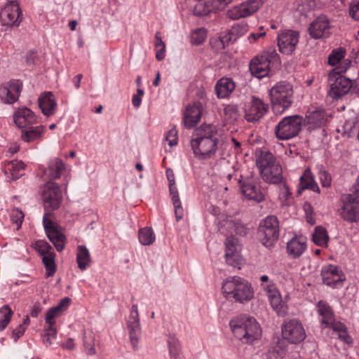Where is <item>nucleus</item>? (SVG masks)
I'll return each instance as SVG.
<instances>
[{"mask_svg": "<svg viewBox=\"0 0 359 359\" xmlns=\"http://www.w3.org/2000/svg\"><path fill=\"white\" fill-rule=\"evenodd\" d=\"M222 290L226 299H233L240 303L248 302L254 297L251 284L239 276L226 278L223 282Z\"/></svg>", "mask_w": 359, "mask_h": 359, "instance_id": "3", "label": "nucleus"}, {"mask_svg": "<svg viewBox=\"0 0 359 359\" xmlns=\"http://www.w3.org/2000/svg\"><path fill=\"white\" fill-rule=\"evenodd\" d=\"M265 0H247L229 8L226 13L228 18L237 20L255 13L264 4Z\"/></svg>", "mask_w": 359, "mask_h": 359, "instance_id": "8", "label": "nucleus"}, {"mask_svg": "<svg viewBox=\"0 0 359 359\" xmlns=\"http://www.w3.org/2000/svg\"><path fill=\"white\" fill-rule=\"evenodd\" d=\"M262 180L269 184H279L285 179L282 167L269 151H261L256 161Z\"/></svg>", "mask_w": 359, "mask_h": 359, "instance_id": "2", "label": "nucleus"}, {"mask_svg": "<svg viewBox=\"0 0 359 359\" xmlns=\"http://www.w3.org/2000/svg\"><path fill=\"white\" fill-rule=\"evenodd\" d=\"M207 36L206 31L203 28H199L194 31L191 34V42L193 44H201Z\"/></svg>", "mask_w": 359, "mask_h": 359, "instance_id": "50", "label": "nucleus"}, {"mask_svg": "<svg viewBox=\"0 0 359 359\" xmlns=\"http://www.w3.org/2000/svg\"><path fill=\"white\" fill-rule=\"evenodd\" d=\"M235 87L231 79L222 78L217 82L215 89L218 98H226L231 94Z\"/></svg>", "mask_w": 359, "mask_h": 359, "instance_id": "33", "label": "nucleus"}, {"mask_svg": "<svg viewBox=\"0 0 359 359\" xmlns=\"http://www.w3.org/2000/svg\"><path fill=\"white\" fill-rule=\"evenodd\" d=\"M317 313L319 316V321L322 329H332L333 333L346 343H351V337L347 333L346 326L341 322L337 321L332 308L330 304L323 300L317 304Z\"/></svg>", "mask_w": 359, "mask_h": 359, "instance_id": "4", "label": "nucleus"}, {"mask_svg": "<svg viewBox=\"0 0 359 359\" xmlns=\"http://www.w3.org/2000/svg\"><path fill=\"white\" fill-rule=\"evenodd\" d=\"M329 236L327 232L323 226H316L312 235V241L315 244L321 247L327 245Z\"/></svg>", "mask_w": 359, "mask_h": 359, "instance_id": "41", "label": "nucleus"}, {"mask_svg": "<svg viewBox=\"0 0 359 359\" xmlns=\"http://www.w3.org/2000/svg\"><path fill=\"white\" fill-rule=\"evenodd\" d=\"M257 235L260 242L266 247H270L278 240L279 236V222L276 217L270 215L259 223Z\"/></svg>", "mask_w": 359, "mask_h": 359, "instance_id": "7", "label": "nucleus"}, {"mask_svg": "<svg viewBox=\"0 0 359 359\" xmlns=\"http://www.w3.org/2000/svg\"><path fill=\"white\" fill-rule=\"evenodd\" d=\"M278 187V198L283 206L290 205L292 200V194L289 185L284 180Z\"/></svg>", "mask_w": 359, "mask_h": 359, "instance_id": "40", "label": "nucleus"}, {"mask_svg": "<svg viewBox=\"0 0 359 359\" xmlns=\"http://www.w3.org/2000/svg\"><path fill=\"white\" fill-rule=\"evenodd\" d=\"M306 122L313 127H320L327 121V115L325 110L322 109H316L308 111L306 116Z\"/></svg>", "mask_w": 359, "mask_h": 359, "instance_id": "36", "label": "nucleus"}, {"mask_svg": "<svg viewBox=\"0 0 359 359\" xmlns=\"http://www.w3.org/2000/svg\"><path fill=\"white\" fill-rule=\"evenodd\" d=\"M229 325L234 336L244 344H252L262 336L260 325L253 317L241 316L232 319Z\"/></svg>", "mask_w": 359, "mask_h": 359, "instance_id": "1", "label": "nucleus"}, {"mask_svg": "<svg viewBox=\"0 0 359 359\" xmlns=\"http://www.w3.org/2000/svg\"><path fill=\"white\" fill-rule=\"evenodd\" d=\"M303 118L299 115L283 118L276 126L275 134L280 140H287L296 137L302 130Z\"/></svg>", "mask_w": 359, "mask_h": 359, "instance_id": "6", "label": "nucleus"}, {"mask_svg": "<svg viewBox=\"0 0 359 359\" xmlns=\"http://www.w3.org/2000/svg\"><path fill=\"white\" fill-rule=\"evenodd\" d=\"M169 352L172 359H178L180 355V344L179 341L174 339H170L168 340Z\"/></svg>", "mask_w": 359, "mask_h": 359, "instance_id": "53", "label": "nucleus"}, {"mask_svg": "<svg viewBox=\"0 0 359 359\" xmlns=\"http://www.w3.org/2000/svg\"><path fill=\"white\" fill-rule=\"evenodd\" d=\"M269 106L260 98L253 96L245 109V118L249 122H255L268 111Z\"/></svg>", "mask_w": 359, "mask_h": 359, "instance_id": "15", "label": "nucleus"}, {"mask_svg": "<svg viewBox=\"0 0 359 359\" xmlns=\"http://www.w3.org/2000/svg\"><path fill=\"white\" fill-rule=\"evenodd\" d=\"M126 327L129 332L131 346L134 349H136L141 334V326L137 304H133L131 307L130 315L126 320Z\"/></svg>", "mask_w": 359, "mask_h": 359, "instance_id": "14", "label": "nucleus"}, {"mask_svg": "<svg viewBox=\"0 0 359 359\" xmlns=\"http://www.w3.org/2000/svg\"><path fill=\"white\" fill-rule=\"evenodd\" d=\"M340 216L348 222L359 221V203L342 196Z\"/></svg>", "mask_w": 359, "mask_h": 359, "instance_id": "23", "label": "nucleus"}, {"mask_svg": "<svg viewBox=\"0 0 359 359\" xmlns=\"http://www.w3.org/2000/svg\"><path fill=\"white\" fill-rule=\"evenodd\" d=\"M22 20L21 9L16 1H10L0 11L1 25L17 27Z\"/></svg>", "mask_w": 359, "mask_h": 359, "instance_id": "11", "label": "nucleus"}, {"mask_svg": "<svg viewBox=\"0 0 359 359\" xmlns=\"http://www.w3.org/2000/svg\"><path fill=\"white\" fill-rule=\"evenodd\" d=\"M51 214L45 212L43 217V225L48 239L58 251L65 247V236L60 232L58 226H55L50 219Z\"/></svg>", "mask_w": 359, "mask_h": 359, "instance_id": "13", "label": "nucleus"}, {"mask_svg": "<svg viewBox=\"0 0 359 359\" xmlns=\"http://www.w3.org/2000/svg\"><path fill=\"white\" fill-rule=\"evenodd\" d=\"M346 51L342 48L333 50L328 57V64L332 66L338 65L344 57Z\"/></svg>", "mask_w": 359, "mask_h": 359, "instance_id": "47", "label": "nucleus"}, {"mask_svg": "<svg viewBox=\"0 0 359 359\" xmlns=\"http://www.w3.org/2000/svg\"><path fill=\"white\" fill-rule=\"evenodd\" d=\"M321 276L325 285L335 288L341 287L345 280L342 271L337 266L332 264L323 267Z\"/></svg>", "mask_w": 359, "mask_h": 359, "instance_id": "17", "label": "nucleus"}, {"mask_svg": "<svg viewBox=\"0 0 359 359\" xmlns=\"http://www.w3.org/2000/svg\"><path fill=\"white\" fill-rule=\"evenodd\" d=\"M45 127L39 125L27 126L22 130L21 138L25 142H32L41 139Z\"/></svg>", "mask_w": 359, "mask_h": 359, "instance_id": "34", "label": "nucleus"}, {"mask_svg": "<svg viewBox=\"0 0 359 359\" xmlns=\"http://www.w3.org/2000/svg\"><path fill=\"white\" fill-rule=\"evenodd\" d=\"M156 53V58L157 60L161 61L164 59L165 56V44L163 41L156 42L155 44Z\"/></svg>", "mask_w": 359, "mask_h": 359, "instance_id": "57", "label": "nucleus"}, {"mask_svg": "<svg viewBox=\"0 0 359 359\" xmlns=\"http://www.w3.org/2000/svg\"><path fill=\"white\" fill-rule=\"evenodd\" d=\"M268 299L272 309L278 316L284 317L287 314L288 306L287 304L283 301L280 292L269 297Z\"/></svg>", "mask_w": 359, "mask_h": 359, "instance_id": "37", "label": "nucleus"}, {"mask_svg": "<svg viewBox=\"0 0 359 359\" xmlns=\"http://www.w3.org/2000/svg\"><path fill=\"white\" fill-rule=\"evenodd\" d=\"M330 90L328 95L332 99H339L346 95L352 86L351 81L339 74V71L330 72L328 76Z\"/></svg>", "mask_w": 359, "mask_h": 359, "instance_id": "10", "label": "nucleus"}, {"mask_svg": "<svg viewBox=\"0 0 359 359\" xmlns=\"http://www.w3.org/2000/svg\"><path fill=\"white\" fill-rule=\"evenodd\" d=\"M226 245V253L231 252H239L238 241L233 236L227 237L225 242Z\"/></svg>", "mask_w": 359, "mask_h": 359, "instance_id": "52", "label": "nucleus"}, {"mask_svg": "<svg viewBox=\"0 0 359 359\" xmlns=\"http://www.w3.org/2000/svg\"><path fill=\"white\" fill-rule=\"evenodd\" d=\"M233 0H208L205 2H198L194 7L196 15H205L210 12L222 10Z\"/></svg>", "mask_w": 359, "mask_h": 359, "instance_id": "24", "label": "nucleus"}, {"mask_svg": "<svg viewBox=\"0 0 359 359\" xmlns=\"http://www.w3.org/2000/svg\"><path fill=\"white\" fill-rule=\"evenodd\" d=\"M309 32L313 39L326 38L330 34L329 22L325 18H318L310 25Z\"/></svg>", "mask_w": 359, "mask_h": 359, "instance_id": "25", "label": "nucleus"}, {"mask_svg": "<svg viewBox=\"0 0 359 359\" xmlns=\"http://www.w3.org/2000/svg\"><path fill=\"white\" fill-rule=\"evenodd\" d=\"M22 83L18 80H13L0 88V100L5 104L15 102L20 96Z\"/></svg>", "mask_w": 359, "mask_h": 359, "instance_id": "19", "label": "nucleus"}, {"mask_svg": "<svg viewBox=\"0 0 359 359\" xmlns=\"http://www.w3.org/2000/svg\"><path fill=\"white\" fill-rule=\"evenodd\" d=\"M224 115L226 118L236 120L238 117V108L236 105L229 104L224 108Z\"/></svg>", "mask_w": 359, "mask_h": 359, "instance_id": "56", "label": "nucleus"}, {"mask_svg": "<svg viewBox=\"0 0 359 359\" xmlns=\"http://www.w3.org/2000/svg\"><path fill=\"white\" fill-rule=\"evenodd\" d=\"M0 313L1 314L0 318V331H2L10 323L13 311L8 305H4L0 308Z\"/></svg>", "mask_w": 359, "mask_h": 359, "instance_id": "44", "label": "nucleus"}, {"mask_svg": "<svg viewBox=\"0 0 359 359\" xmlns=\"http://www.w3.org/2000/svg\"><path fill=\"white\" fill-rule=\"evenodd\" d=\"M270 65L266 62V59H261L257 56L252 59L250 63V71L254 76L262 79L268 75Z\"/></svg>", "mask_w": 359, "mask_h": 359, "instance_id": "29", "label": "nucleus"}, {"mask_svg": "<svg viewBox=\"0 0 359 359\" xmlns=\"http://www.w3.org/2000/svg\"><path fill=\"white\" fill-rule=\"evenodd\" d=\"M293 87L285 81L276 83L269 90L272 111L276 114H282L293 102Z\"/></svg>", "mask_w": 359, "mask_h": 359, "instance_id": "5", "label": "nucleus"}, {"mask_svg": "<svg viewBox=\"0 0 359 359\" xmlns=\"http://www.w3.org/2000/svg\"><path fill=\"white\" fill-rule=\"evenodd\" d=\"M227 227L231 229V233L240 236H245L248 233V228L239 220H230L226 222Z\"/></svg>", "mask_w": 359, "mask_h": 359, "instance_id": "45", "label": "nucleus"}, {"mask_svg": "<svg viewBox=\"0 0 359 359\" xmlns=\"http://www.w3.org/2000/svg\"><path fill=\"white\" fill-rule=\"evenodd\" d=\"M306 249V238H292L287 244V250L290 257L297 258L300 257Z\"/></svg>", "mask_w": 359, "mask_h": 359, "instance_id": "31", "label": "nucleus"}, {"mask_svg": "<svg viewBox=\"0 0 359 359\" xmlns=\"http://www.w3.org/2000/svg\"><path fill=\"white\" fill-rule=\"evenodd\" d=\"M43 201L44 207L53 210L60 207L62 200V193L60 187L55 183H48L45 187L43 193Z\"/></svg>", "mask_w": 359, "mask_h": 359, "instance_id": "18", "label": "nucleus"}, {"mask_svg": "<svg viewBox=\"0 0 359 359\" xmlns=\"http://www.w3.org/2000/svg\"><path fill=\"white\" fill-rule=\"evenodd\" d=\"M261 59H266V62L271 66V65L278 64L279 57L276 50L273 48H269L268 50L264 52L259 55Z\"/></svg>", "mask_w": 359, "mask_h": 359, "instance_id": "49", "label": "nucleus"}, {"mask_svg": "<svg viewBox=\"0 0 359 359\" xmlns=\"http://www.w3.org/2000/svg\"><path fill=\"white\" fill-rule=\"evenodd\" d=\"M202 112L201 102H194L186 108L184 113V123L186 128H191L200 121Z\"/></svg>", "mask_w": 359, "mask_h": 359, "instance_id": "26", "label": "nucleus"}, {"mask_svg": "<svg viewBox=\"0 0 359 359\" xmlns=\"http://www.w3.org/2000/svg\"><path fill=\"white\" fill-rule=\"evenodd\" d=\"M166 176L169 182V190L175 210L176 220L178 222L184 217V209L179 197L178 191L175 186V175L172 169L166 170Z\"/></svg>", "mask_w": 359, "mask_h": 359, "instance_id": "21", "label": "nucleus"}, {"mask_svg": "<svg viewBox=\"0 0 359 359\" xmlns=\"http://www.w3.org/2000/svg\"><path fill=\"white\" fill-rule=\"evenodd\" d=\"M226 263L232 266H238L241 262V255L239 252L225 253Z\"/></svg>", "mask_w": 359, "mask_h": 359, "instance_id": "54", "label": "nucleus"}, {"mask_svg": "<svg viewBox=\"0 0 359 359\" xmlns=\"http://www.w3.org/2000/svg\"><path fill=\"white\" fill-rule=\"evenodd\" d=\"M165 140L170 147L175 146L177 144V132L175 128H172L168 132Z\"/></svg>", "mask_w": 359, "mask_h": 359, "instance_id": "59", "label": "nucleus"}, {"mask_svg": "<svg viewBox=\"0 0 359 359\" xmlns=\"http://www.w3.org/2000/svg\"><path fill=\"white\" fill-rule=\"evenodd\" d=\"M299 34L297 32L287 30L278 34L277 41L280 53L285 55L292 54L298 43Z\"/></svg>", "mask_w": 359, "mask_h": 359, "instance_id": "16", "label": "nucleus"}, {"mask_svg": "<svg viewBox=\"0 0 359 359\" xmlns=\"http://www.w3.org/2000/svg\"><path fill=\"white\" fill-rule=\"evenodd\" d=\"M241 190L242 194L249 200H253L257 203L265 200L266 191L252 180L243 181L241 184Z\"/></svg>", "mask_w": 359, "mask_h": 359, "instance_id": "22", "label": "nucleus"}, {"mask_svg": "<svg viewBox=\"0 0 359 359\" xmlns=\"http://www.w3.org/2000/svg\"><path fill=\"white\" fill-rule=\"evenodd\" d=\"M25 166V165L22 161L13 160L5 162L4 170L8 177L15 180L22 176Z\"/></svg>", "mask_w": 359, "mask_h": 359, "instance_id": "32", "label": "nucleus"}, {"mask_svg": "<svg viewBox=\"0 0 359 359\" xmlns=\"http://www.w3.org/2000/svg\"><path fill=\"white\" fill-rule=\"evenodd\" d=\"M76 262L78 264V267L81 271L86 270L90 265L91 258L90 252L86 246H78Z\"/></svg>", "mask_w": 359, "mask_h": 359, "instance_id": "38", "label": "nucleus"}, {"mask_svg": "<svg viewBox=\"0 0 359 359\" xmlns=\"http://www.w3.org/2000/svg\"><path fill=\"white\" fill-rule=\"evenodd\" d=\"M319 177L323 187H329L331 185V177L327 172L320 171Z\"/></svg>", "mask_w": 359, "mask_h": 359, "instance_id": "63", "label": "nucleus"}, {"mask_svg": "<svg viewBox=\"0 0 359 359\" xmlns=\"http://www.w3.org/2000/svg\"><path fill=\"white\" fill-rule=\"evenodd\" d=\"M349 15L355 20H359V0H352L349 5Z\"/></svg>", "mask_w": 359, "mask_h": 359, "instance_id": "55", "label": "nucleus"}, {"mask_svg": "<svg viewBox=\"0 0 359 359\" xmlns=\"http://www.w3.org/2000/svg\"><path fill=\"white\" fill-rule=\"evenodd\" d=\"M138 237L140 243L144 245H151L156 239L153 230L148 227L140 229Z\"/></svg>", "mask_w": 359, "mask_h": 359, "instance_id": "43", "label": "nucleus"}, {"mask_svg": "<svg viewBox=\"0 0 359 359\" xmlns=\"http://www.w3.org/2000/svg\"><path fill=\"white\" fill-rule=\"evenodd\" d=\"M248 31V25L245 23L237 24L232 27L231 33L237 36H242Z\"/></svg>", "mask_w": 359, "mask_h": 359, "instance_id": "61", "label": "nucleus"}, {"mask_svg": "<svg viewBox=\"0 0 359 359\" xmlns=\"http://www.w3.org/2000/svg\"><path fill=\"white\" fill-rule=\"evenodd\" d=\"M46 269L47 276H52L55 272V252L41 257Z\"/></svg>", "mask_w": 359, "mask_h": 359, "instance_id": "46", "label": "nucleus"}, {"mask_svg": "<svg viewBox=\"0 0 359 359\" xmlns=\"http://www.w3.org/2000/svg\"><path fill=\"white\" fill-rule=\"evenodd\" d=\"M14 121L19 128H25L36 121V116L28 108L19 109L14 114Z\"/></svg>", "mask_w": 359, "mask_h": 359, "instance_id": "30", "label": "nucleus"}, {"mask_svg": "<svg viewBox=\"0 0 359 359\" xmlns=\"http://www.w3.org/2000/svg\"><path fill=\"white\" fill-rule=\"evenodd\" d=\"M35 250L41 257L54 252L51 245L44 240H39L35 243Z\"/></svg>", "mask_w": 359, "mask_h": 359, "instance_id": "48", "label": "nucleus"}, {"mask_svg": "<svg viewBox=\"0 0 359 359\" xmlns=\"http://www.w3.org/2000/svg\"><path fill=\"white\" fill-rule=\"evenodd\" d=\"M67 308V297H64L56 306L50 309L46 314L45 322L48 325L46 331L48 336L55 337L56 330L55 328V319L59 317L62 313Z\"/></svg>", "mask_w": 359, "mask_h": 359, "instance_id": "20", "label": "nucleus"}, {"mask_svg": "<svg viewBox=\"0 0 359 359\" xmlns=\"http://www.w3.org/2000/svg\"><path fill=\"white\" fill-rule=\"evenodd\" d=\"M262 287L266 292L268 298L279 292L273 281H270L267 284H262Z\"/></svg>", "mask_w": 359, "mask_h": 359, "instance_id": "60", "label": "nucleus"}, {"mask_svg": "<svg viewBox=\"0 0 359 359\" xmlns=\"http://www.w3.org/2000/svg\"><path fill=\"white\" fill-rule=\"evenodd\" d=\"M39 106L42 113L47 116L53 115L57 107L55 95L51 92H44L38 99Z\"/></svg>", "mask_w": 359, "mask_h": 359, "instance_id": "27", "label": "nucleus"}, {"mask_svg": "<svg viewBox=\"0 0 359 359\" xmlns=\"http://www.w3.org/2000/svg\"><path fill=\"white\" fill-rule=\"evenodd\" d=\"M305 189H310L314 192L320 193V189L314 180L311 169L307 168L299 178V184L297 187V194L301 195Z\"/></svg>", "mask_w": 359, "mask_h": 359, "instance_id": "28", "label": "nucleus"}, {"mask_svg": "<svg viewBox=\"0 0 359 359\" xmlns=\"http://www.w3.org/2000/svg\"><path fill=\"white\" fill-rule=\"evenodd\" d=\"M26 330V326L25 325H19L16 328L13 330L12 337L15 341H17L18 339L22 336Z\"/></svg>", "mask_w": 359, "mask_h": 359, "instance_id": "64", "label": "nucleus"}, {"mask_svg": "<svg viewBox=\"0 0 359 359\" xmlns=\"http://www.w3.org/2000/svg\"><path fill=\"white\" fill-rule=\"evenodd\" d=\"M24 213L20 209L15 208L11 210L10 213L11 220L13 223L16 224L17 230L20 228L24 219Z\"/></svg>", "mask_w": 359, "mask_h": 359, "instance_id": "51", "label": "nucleus"}, {"mask_svg": "<svg viewBox=\"0 0 359 359\" xmlns=\"http://www.w3.org/2000/svg\"><path fill=\"white\" fill-rule=\"evenodd\" d=\"M283 338L290 344H299L306 338L305 330L297 319L285 321L281 326Z\"/></svg>", "mask_w": 359, "mask_h": 359, "instance_id": "9", "label": "nucleus"}, {"mask_svg": "<svg viewBox=\"0 0 359 359\" xmlns=\"http://www.w3.org/2000/svg\"><path fill=\"white\" fill-rule=\"evenodd\" d=\"M344 196L359 203V177L358 178L357 183L353 187L352 193Z\"/></svg>", "mask_w": 359, "mask_h": 359, "instance_id": "62", "label": "nucleus"}, {"mask_svg": "<svg viewBox=\"0 0 359 359\" xmlns=\"http://www.w3.org/2000/svg\"><path fill=\"white\" fill-rule=\"evenodd\" d=\"M65 170V164L59 158L52 161L48 168L45 170V175L50 179L60 178L62 171Z\"/></svg>", "mask_w": 359, "mask_h": 359, "instance_id": "39", "label": "nucleus"}, {"mask_svg": "<svg viewBox=\"0 0 359 359\" xmlns=\"http://www.w3.org/2000/svg\"><path fill=\"white\" fill-rule=\"evenodd\" d=\"M217 128L212 124H203L194 130V137L202 140H218Z\"/></svg>", "mask_w": 359, "mask_h": 359, "instance_id": "35", "label": "nucleus"}, {"mask_svg": "<svg viewBox=\"0 0 359 359\" xmlns=\"http://www.w3.org/2000/svg\"><path fill=\"white\" fill-rule=\"evenodd\" d=\"M303 209L305 212L307 222L311 224H313L315 223V219L313 217V209L311 206V203L309 202H305L303 205Z\"/></svg>", "mask_w": 359, "mask_h": 359, "instance_id": "58", "label": "nucleus"}, {"mask_svg": "<svg viewBox=\"0 0 359 359\" xmlns=\"http://www.w3.org/2000/svg\"><path fill=\"white\" fill-rule=\"evenodd\" d=\"M96 344H98V343L96 342L94 333L92 332H85L83 337V346L87 355H93L96 353Z\"/></svg>", "mask_w": 359, "mask_h": 359, "instance_id": "42", "label": "nucleus"}, {"mask_svg": "<svg viewBox=\"0 0 359 359\" xmlns=\"http://www.w3.org/2000/svg\"><path fill=\"white\" fill-rule=\"evenodd\" d=\"M218 140H202L193 137L191 146L195 156L199 159H208L211 158L217 149Z\"/></svg>", "mask_w": 359, "mask_h": 359, "instance_id": "12", "label": "nucleus"}]
</instances>
